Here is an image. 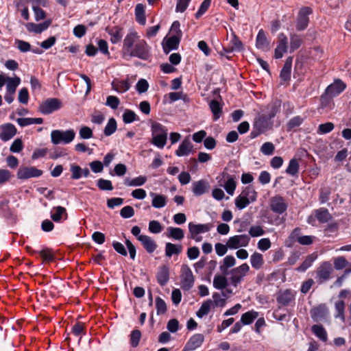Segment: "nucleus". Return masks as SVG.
<instances>
[{
    "mask_svg": "<svg viewBox=\"0 0 351 351\" xmlns=\"http://www.w3.org/2000/svg\"><path fill=\"white\" fill-rule=\"evenodd\" d=\"M252 130L249 137L254 139L258 136L272 130L274 128V121L266 117V114H259L254 119Z\"/></svg>",
    "mask_w": 351,
    "mask_h": 351,
    "instance_id": "f257e3e1",
    "label": "nucleus"
},
{
    "mask_svg": "<svg viewBox=\"0 0 351 351\" xmlns=\"http://www.w3.org/2000/svg\"><path fill=\"white\" fill-rule=\"evenodd\" d=\"M152 138L151 143L158 148L162 149L167 141V129L158 122H154L151 126Z\"/></svg>",
    "mask_w": 351,
    "mask_h": 351,
    "instance_id": "f03ea898",
    "label": "nucleus"
},
{
    "mask_svg": "<svg viewBox=\"0 0 351 351\" xmlns=\"http://www.w3.org/2000/svg\"><path fill=\"white\" fill-rule=\"evenodd\" d=\"M150 49L151 47L145 40H139L135 43L127 56L136 57L143 60H147L151 57Z\"/></svg>",
    "mask_w": 351,
    "mask_h": 351,
    "instance_id": "7ed1b4c3",
    "label": "nucleus"
},
{
    "mask_svg": "<svg viewBox=\"0 0 351 351\" xmlns=\"http://www.w3.org/2000/svg\"><path fill=\"white\" fill-rule=\"evenodd\" d=\"M75 136V132L73 129L62 131L60 130H53L51 133V143L54 145L60 143L68 144L73 141Z\"/></svg>",
    "mask_w": 351,
    "mask_h": 351,
    "instance_id": "20e7f679",
    "label": "nucleus"
},
{
    "mask_svg": "<svg viewBox=\"0 0 351 351\" xmlns=\"http://www.w3.org/2000/svg\"><path fill=\"white\" fill-rule=\"evenodd\" d=\"M295 295L291 289L280 290L276 295L278 308L288 306H294Z\"/></svg>",
    "mask_w": 351,
    "mask_h": 351,
    "instance_id": "39448f33",
    "label": "nucleus"
},
{
    "mask_svg": "<svg viewBox=\"0 0 351 351\" xmlns=\"http://www.w3.org/2000/svg\"><path fill=\"white\" fill-rule=\"evenodd\" d=\"M180 278L181 288L184 291H189L193 287L195 278L189 265H182Z\"/></svg>",
    "mask_w": 351,
    "mask_h": 351,
    "instance_id": "423d86ee",
    "label": "nucleus"
},
{
    "mask_svg": "<svg viewBox=\"0 0 351 351\" xmlns=\"http://www.w3.org/2000/svg\"><path fill=\"white\" fill-rule=\"evenodd\" d=\"M62 108V102L58 98H49L42 102L38 110L43 114H49Z\"/></svg>",
    "mask_w": 351,
    "mask_h": 351,
    "instance_id": "0eeeda50",
    "label": "nucleus"
},
{
    "mask_svg": "<svg viewBox=\"0 0 351 351\" xmlns=\"http://www.w3.org/2000/svg\"><path fill=\"white\" fill-rule=\"evenodd\" d=\"M250 270V267L247 263H243L240 266L235 267L230 271L232 276L230 277V282L232 286L237 287V285L242 281L247 273Z\"/></svg>",
    "mask_w": 351,
    "mask_h": 351,
    "instance_id": "6e6552de",
    "label": "nucleus"
},
{
    "mask_svg": "<svg viewBox=\"0 0 351 351\" xmlns=\"http://www.w3.org/2000/svg\"><path fill=\"white\" fill-rule=\"evenodd\" d=\"M312 319L315 322H326L329 317V311L326 304H320L310 311Z\"/></svg>",
    "mask_w": 351,
    "mask_h": 351,
    "instance_id": "1a4fd4ad",
    "label": "nucleus"
},
{
    "mask_svg": "<svg viewBox=\"0 0 351 351\" xmlns=\"http://www.w3.org/2000/svg\"><path fill=\"white\" fill-rule=\"evenodd\" d=\"M332 271V265L329 262H324L317 267L316 271V281L319 285L328 281L330 278Z\"/></svg>",
    "mask_w": 351,
    "mask_h": 351,
    "instance_id": "9d476101",
    "label": "nucleus"
},
{
    "mask_svg": "<svg viewBox=\"0 0 351 351\" xmlns=\"http://www.w3.org/2000/svg\"><path fill=\"white\" fill-rule=\"evenodd\" d=\"M312 12L313 10L310 7H303L300 10L295 25L296 30L301 32L307 28L309 23L308 15Z\"/></svg>",
    "mask_w": 351,
    "mask_h": 351,
    "instance_id": "9b49d317",
    "label": "nucleus"
},
{
    "mask_svg": "<svg viewBox=\"0 0 351 351\" xmlns=\"http://www.w3.org/2000/svg\"><path fill=\"white\" fill-rule=\"evenodd\" d=\"M43 171L37 169L36 167H21L16 173L17 178L19 180H27L32 178H38L41 176Z\"/></svg>",
    "mask_w": 351,
    "mask_h": 351,
    "instance_id": "f8f14e48",
    "label": "nucleus"
},
{
    "mask_svg": "<svg viewBox=\"0 0 351 351\" xmlns=\"http://www.w3.org/2000/svg\"><path fill=\"white\" fill-rule=\"evenodd\" d=\"M250 237L247 234H239L231 237L227 241V246L230 249H237L239 247L248 245Z\"/></svg>",
    "mask_w": 351,
    "mask_h": 351,
    "instance_id": "ddd939ff",
    "label": "nucleus"
},
{
    "mask_svg": "<svg viewBox=\"0 0 351 351\" xmlns=\"http://www.w3.org/2000/svg\"><path fill=\"white\" fill-rule=\"evenodd\" d=\"M347 86L341 79H335L334 82L327 86L326 93L330 95L332 97H337L343 92Z\"/></svg>",
    "mask_w": 351,
    "mask_h": 351,
    "instance_id": "4468645a",
    "label": "nucleus"
},
{
    "mask_svg": "<svg viewBox=\"0 0 351 351\" xmlns=\"http://www.w3.org/2000/svg\"><path fill=\"white\" fill-rule=\"evenodd\" d=\"M288 38L284 33L278 34V40L276 48L274 50V58L280 59L288 49Z\"/></svg>",
    "mask_w": 351,
    "mask_h": 351,
    "instance_id": "2eb2a0df",
    "label": "nucleus"
},
{
    "mask_svg": "<svg viewBox=\"0 0 351 351\" xmlns=\"http://www.w3.org/2000/svg\"><path fill=\"white\" fill-rule=\"evenodd\" d=\"M182 37L173 35L169 38H165L162 41V49L165 54H168L172 50L178 49Z\"/></svg>",
    "mask_w": 351,
    "mask_h": 351,
    "instance_id": "dca6fc26",
    "label": "nucleus"
},
{
    "mask_svg": "<svg viewBox=\"0 0 351 351\" xmlns=\"http://www.w3.org/2000/svg\"><path fill=\"white\" fill-rule=\"evenodd\" d=\"M270 206L271 210L278 215L284 213L287 209V204L285 202L284 198L280 195H276L272 197Z\"/></svg>",
    "mask_w": 351,
    "mask_h": 351,
    "instance_id": "f3484780",
    "label": "nucleus"
},
{
    "mask_svg": "<svg viewBox=\"0 0 351 351\" xmlns=\"http://www.w3.org/2000/svg\"><path fill=\"white\" fill-rule=\"evenodd\" d=\"M204 341L202 334L196 333L191 336L185 344L182 351H192L200 347Z\"/></svg>",
    "mask_w": 351,
    "mask_h": 351,
    "instance_id": "a211bd4d",
    "label": "nucleus"
},
{
    "mask_svg": "<svg viewBox=\"0 0 351 351\" xmlns=\"http://www.w3.org/2000/svg\"><path fill=\"white\" fill-rule=\"evenodd\" d=\"M0 128V138L5 142L10 140L17 132L16 127L10 123L1 125Z\"/></svg>",
    "mask_w": 351,
    "mask_h": 351,
    "instance_id": "6ab92c4d",
    "label": "nucleus"
},
{
    "mask_svg": "<svg viewBox=\"0 0 351 351\" xmlns=\"http://www.w3.org/2000/svg\"><path fill=\"white\" fill-rule=\"evenodd\" d=\"M300 229L295 228L289 236V239L298 241L300 244L309 245L313 243L315 237L313 236H300Z\"/></svg>",
    "mask_w": 351,
    "mask_h": 351,
    "instance_id": "aec40b11",
    "label": "nucleus"
},
{
    "mask_svg": "<svg viewBox=\"0 0 351 351\" xmlns=\"http://www.w3.org/2000/svg\"><path fill=\"white\" fill-rule=\"evenodd\" d=\"M212 228L211 223L205 224H195L193 222L189 223V230L190 233V238H194V236H197L199 234L207 232Z\"/></svg>",
    "mask_w": 351,
    "mask_h": 351,
    "instance_id": "412c9836",
    "label": "nucleus"
},
{
    "mask_svg": "<svg viewBox=\"0 0 351 351\" xmlns=\"http://www.w3.org/2000/svg\"><path fill=\"white\" fill-rule=\"evenodd\" d=\"M137 37V33L135 32L128 33L125 37L122 48L123 56L124 58L127 56V54L134 47L135 40Z\"/></svg>",
    "mask_w": 351,
    "mask_h": 351,
    "instance_id": "4be33fe9",
    "label": "nucleus"
},
{
    "mask_svg": "<svg viewBox=\"0 0 351 351\" xmlns=\"http://www.w3.org/2000/svg\"><path fill=\"white\" fill-rule=\"evenodd\" d=\"M269 45L270 42L268 40L265 31L263 29H261L256 36V47L263 51H267L270 49Z\"/></svg>",
    "mask_w": 351,
    "mask_h": 351,
    "instance_id": "5701e85b",
    "label": "nucleus"
},
{
    "mask_svg": "<svg viewBox=\"0 0 351 351\" xmlns=\"http://www.w3.org/2000/svg\"><path fill=\"white\" fill-rule=\"evenodd\" d=\"M106 32L110 36V41L112 44L121 42L123 36V29L119 26L107 27Z\"/></svg>",
    "mask_w": 351,
    "mask_h": 351,
    "instance_id": "b1692460",
    "label": "nucleus"
},
{
    "mask_svg": "<svg viewBox=\"0 0 351 351\" xmlns=\"http://www.w3.org/2000/svg\"><path fill=\"white\" fill-rule=\"evenodd\" d=\"M51 19H48L38 24L34 23H28L26 24V28L29 32L40 34L51 25Z\"/></svg>",
    "mask_w": 351,
    "mask_h": 351,
    "instance_id": "393cba45",
    "label": "nucleus"
},
{
    "mask_svg": "<svg viewBox=\"0 0 351 351\" xmlns=\"http://www.w3.org/2000/svg\"><path fill=\"white\" fill-rule=\"evenodd\" d=\"M293 56L288 57L280 71V77L283 82H288L291 80Z\"/></svg>",
    "mask_w": 351,
    "mask_h": 351,
    "instance_id": "a878e982",
    "label": "nucleus"
},
{
    "mask_svg": "<svg viewBox=\"0 0 351 351\" xmlns=\"http://www.w3.org/2000/svg\"><path fill=\"white\" fill-rule=\"evenodd\" d=\"M158 283L163 287L167 285L169 280V268L167 265H163L158 268L156 274Z\"/></svg>",
    "mask_w": 351,
    "mask_h": 351,
    "instance_id": "bb28decb",
    "label": "nucleus"
},
{
    "mask_svg": "<svg viewBox=\"0 0 351 351\" xmlns=\"http://www.w3.org/2000/svg\"><path fill=\"white\" fill-rule=\"evenodd\" d=\"M138 241L149 254L153 253L158 247L156 242L147 235L140 236Z\"/></svg>",
    "mask_w": 351,
    "mask_h": 351,
    "instance_id": "cd10ccee",
    "label": "nucleus"
},
{
    "mask_svg": "<svg viewBox=\"0 0 351 351\" xmlns=\"http://www.w3.org/2000/svg\"><path fill=\"white\" fill-rule=\"evenodd\" d=\"M209 186L206 180H200L193 183L192 191L195 196H200L208 192Z\"/></svg>",
    "mask_w": 351,
    "mask_h": 351,
    "instance_id": "c85d7f7f",
    "label": "nucleus"
},
{
    "mask_svg": "<svg viewBox=\"0 0 351 351\" xmlns=\"http://www.w3.org/2000/svg\"><path fill=\"white\" fill-rule=\"evenodd\" d=\"M112 88L118 93H125L130 88V83L129 79L127 78L125 80H120L119 79H114L112 83Z\"/></svg>",
    "mask_w": 351,
    "mask_h": 351,
    "instance_id": "c756f323",
    "label": "nucleus"
},
{
    "mask_svg": "<svg viewBox=\"0 0 351 351\" xmlns=\"http://www.w3.org/2000/svg\"><path fill=\"white\" fill-rule=\"evenodd\" d=\"M290 37V47L289 52L293 53L298 49L304 43L303 36L296 33H291Z\"/></svg>",
    "mask_w": 351,
    "mask_h": 351,
    "instance_id": "7c9ffc66",
    "label": "nucleus"
},
{
    "mask_svg": "<svg viewBox=\"0 0 351 351\" xmlns=\"http://www.w3.org/2000/svg\"><path fill=\"white\" fill-rule=\"evenodd\" d=\"M305 117L300 115L295 116L290 119L286 123L285 128L287 132H296V128L300 127L305 120Z\"/></svg>",
    "mask_w": 351,
    "mask_h": 351,
    "instance_id": "2f4dec72",
    "label": "nucleus"
},
{
    "mask_svg": "<svg viewBox=\"0 0 351 351\" xmlns=\"http://www.w3.org/2000/svg\"><path fill=\"white\" fill-rule=\"evenodd\" d=\"M209 107L213 113V121L218 120L223 114V104L213 99L209 103Z\"/></svg>",
    "mask_w": 351,
    "mask_h": 351,
    "instance_id": "473e14b6",
    "label": "nucleus"
},
{
    "mask_svg": "<svg viewBox=\"0 0 351 351\" xmlns=\"http://www.w3.org/2000/svg\"><path fill=\"white\" fill-rule=\"evenodd\" d=\"M281 104L282 101L279 99H276L272 101V102L268 105L267 109L269 110V112L268 114H266V117L269 118L271 120H273L277 114L280 112Z\"/></svg>",
    "mask_w": 351,
    "mask_h": 351,
    "instance_id": "72a5a7b5",
    "label": "nucleus"
},
{
    "mask_svg": "<svg viewBox=\"0 0 351 351\" xmlns=\"http://www.w3.org/2000/svg\"><path fill=\"white\" fill-rule=\"evenodd\" d=\"M193 145L188 139H184L179 145L178 149L176 151L177 156H188L192 151Z\"/></svg>",
    "mask_w": 351,
    "mask_h": 351,
    "instance_id": "f704fd0d",
    "label": "nucleus"
},
{
    "mask_svg": "<svg viewBox=\"0 0 351 351\" xmlns=\"http://www.w3.org/2000/svg\"><path fill=\"white\" fill-rule=\"evenodd\" d=\"M152 197V206L156 208H161L167 204V197L164 195L157 194L153 192L149 193Z\"/></svg>",
    "mask_w": 351,
    "mask_h": 351,
    "instance_id": "c9c22d12",
    "label": "nucleus"
},
{
    "mask_svg": "<svg viewBox=\"0 0 351 351\" xmlns=\"http://www.w3.org/2000/svg\"><path fill=\"white\" fill-rule=\"evenodd\" d=\"M63 215H65V219L67 218L66 210L61 206L53 207L51 211V218L55 222H60Z\"/></svg>",
    "mask_w": 351,
    "mask_h": 351,
    "instance_id": "e433bc0d",
    "label": "nucleus"
},
{
    "mask_svg": "<svg viewBox=\"0 0 351 351\" xmlns=\"http://www.w3.org/2000/svg\"><path fill=\"white\" fill-rule=\"evenodd\" d=\"M317 254L316 252H313L309 255H308L305 260L302 263V264L296 269V270L299 272H304L308 269L313 263V262L317 259Z\"/></svg>",
    "mask_w": 351,
    "mask_h": 351,
    "instance_id": "4c0bfd02",
    "label": "nucleus"
},
{
    "mask_svg": "<svg viewBox=\"0 0 351 351\" xmlns=\"http://www.w3.org/2000/svg\"><path fill=\"white\" fill-rule=\"evenodd\" d=\"M315 217L321 223H324L329 221L332 218V215L326 208H320L315 210Z\"/></svg>",
    "mask_w": 351,
    "mask_h": 351,
    "instance_id": "58836bf2",
    "label": "nucleus"
},
{
    "mask_svg": "<svg viewBox=\"0 0 351 351\" xmlns=\"http://www.w3.org/2000/svg\"><path fill=\"white\" fill-rule=\"evenodd\" d=\"M311 331L321 341L326 342L328 340L327 332L322 324L313 325Z\"/></svg>",
    "mask_w": 351,
    "mask_h": 351,
    "instance_id": "ea45409f",
    "label": "nucleus"
},
{
    "mask_svg": "<svg viewBox=\"0 0 351 351\" xmlns=\"http://www.w3.org/2000/svg\"><path fill=\"white\" fill-rule=\"evenodd\" d=\"M182 251V245H176L171 243H167L165 245V255L171 257L173 255H178Z\"/></svg>",
    "mask_w": 351,
    "mask_h": 351,
    "instance_id": "a19ab883",
    "label": "nucleus"
},
{
    "mask_svg": "<svg viewBox=\"0 0 351 351\" xmlns=\"http://www.w3.org/2000/svg\"><path fill=\"white\" fill-rule=\"evenodd\" d=\"M258 313L252 310L249 311L241 315V322L243 325H250L258 317Z\"/></svg>",
    "mask_w": 351,
    "mask_h": 351,
    "instance_id": "79ce46f5",
    "label": "nucleus"
},
{
    "mask_svg": "<svg viewBox=\"0 0 351 351\" xmlns=\"http://www.w3.org/2000/svg\"><path fill=\"white\" fill-rule=\"evenodd\" d=\"M300 165L298 159L293 158L289 160V165L285 172L291 176H298L299 172Z\"/></svg>",
    "mask_w": 351,
    "mask_h": 351,
    "instance_id": "37998d69",
    "label": "nucleus"
},
{
    "mask_svg": "<svg viewBox=\"0 0 351 351\" xmlns=\"http://www.w3.org/2000/svg\"><path fill=\"white\" fill-rule=\"evenodd\" d=\"M212 306L213 301L210 299L204 301L202 304L199 310L196 312V315L199 318H202L204 316L206 315L209 313Z\"/></svg>",
    "mask_w": 351,
    "mask_h": 351,
    "instance_id": "c03bdc74",
    "label": "nucleus"
},
{
    "mask_svg": "<svg viewBox=\"0 0 351 351\" xmlns=\"http://www.w3.org/2000/svg\"><path fill=\"white\" fill-rule=\"evenodd\" d=\"M228 282L226 276L222 275H215L213 280V287L219 290H222L228 286Z\"/></svg>",
    "mask_w": 351,
    "mask_h": 351,
    "instance_id": "a18cd8bd",
    "label": "nucleus"
},
{
    "mask_svg": "<svg viewBox=\"0 0 351 351\" xmlns=\"http://www.w3.org/2000/svg\"><path fill=\"white\" fill-rule=\"evenodd\" d=\"M135 16L136 21L141 25H145L146 22L145 8L143 4L138 3L135 7Z\"/></svg>",
    "mask_w": 351,
    "mask_h": 351,
    "instance_id": "49530a36",
    "label": "nucleus"
},
{
    "mask_svg": "<svg viewBox=\"0 0 351 351\" xmlns=\"http://www.w3.org/2000/svg\"><path fill=\"white\" fill-rule=\"evenodd\" d=\"M252 267L255 269H259L264 264L263 255L258 252H254L250 257Z\"/></svg>",
    "mask_w": 351,
    "mask_h": 351,
    "instance_id": "de8ad7c7",
    "label": "nucleus"
},
{
    "mask_svg": "<svg viewBox=\"0 0 351 351\" xmlns=\"http://www.w3.org/2000/svg\"><path fill=\"white\" fill-rule=\"evenodd\" d=\"M226 177L227 180L223 185V188L229 195H232L237 187V182L232 176L227 174Z\"/></svg>",
    "mask_w": 351,
    "mask_h": 351,
    "instance_id": "09e8293b",
    "label": "nucleus"
},
{
    "mask_svg": "<svg viewBox=\"0 0 351 351\" xmlns=\"http://www.w3.org/2000/svg\"><path fill=\"white\" fill-rule=\"evenodd\" d=\"M147 180V177L145 176H140L132 180L127 178L124 180V184L126 186H143L146 182Z\"/></svg>",
    "mask_w": 351,
    "mask_h": 351,
    "instance_id": "8fccbe9b",
    "label": "nucleus"
},
{
    "mask_svg": "<svg viewBox=\"0 0 351 351\" xmlns=\"http://www.w3.org/2000/svg\"><path fill=\"white\" fill-rule=\"evenodd\" d=\"M241 195L245 197L246 198H249L252 202H254L257 199L258 193L254 189L253 186L249 185V186H245L243 189Z\"/></svg>",
    "mask_w": 351,
    "mask_h": 351,
    "instance_id": "3c124183",
    "label": "nucleus"
},
{
    "mask_svg": "<svg viewBox=\"0 0 351 351\" xmlns=\"http://www.w3.org/2000/svg\"><path fill=\"white\" fill-rule=\"evenodd\" d=\"M38 254L43 258V262L51 263L55 260V255L52 249L51 248H44L43 250L39 251Z\"/></svg>",
    "mask_w": 351,
    "mask_h": 351,
    "instance_id": "603ef678",
    "label": "nucleus"
},
{
    "mask_svg": "<svg viewBox=\"0 0 351 351\" xmlns=\"http://www.w3.org/2000/svg\"><path fill=\"white\" fill-rule=\"evenodd\" d=\"M139 120V117L132 110L126 109L123 114V121L125 124H129Z\"/></svg>",
    "mask_w": 351,
    "mask_h": 351,
    "instance_id": "864d4df0",
    "label": "nucleus"
},
{
    "mask_svg": "<svg viewBox=\"0 0 351 351\" xmlns=\"http://www.w3.org/2000/svg\"><path fill=\"white\" fill-rule=\"evenodd\" d=\"M168 237L176 240H182L184 237V232L182 228L169 227L167 228Z\"/></svg>",
    "mask_w": 351,
    "mask_h": 351,
    "instance_id": "5fc2aeb1",
    "label": "nucleus"
},
{
    "mask_svg": "<svg viewBox=\"0 0 351 351\" xmlns=\"http://www.w3.org/2000/svg\"><path fill=\"white\" fill-rule=\"evenodd\" d=\"M232 38L230 41L231 47L230 51H241L243 50V45L241 40L239 39V38L237 36V35L232 32Z\"/></svg>",
    "mask_w": 351,
    "mask_h": 351,
    "instance_id": "6e6d98bb",
    "label": "nucleus"
},
{
    "mask_svg": "<svg viewBox=\"0 0 351 351\" xmlns=\"http://www.w3.org/2000/svg\"><path fill=\"white\" fill-rule=\"evenodd\" d=\"M6 82V91L15 93L16 89L21 82L20 78L19 77H15L14 78L8 77Z\"/></svg>",
    "mask_w": 351,
    "mask_h": 351,
    "instance_id": "4d7b16f0",
    "label": "nucleus"
},
{
    "mask_svg": "<svg viewBox=\"0 0 351 351\" xmlns=\"http://www.w3.org/2000/svg\"><path fill=\"white\" fill-rule=\"evenodd\" d=\"M117 121L114 118L112 117L108 120L107 125H106L104 133L105 136H109L114 134L117 130Z\"/></svg>",
    "mask_w": 351,
    "mask_h": 351,
    "instance_id": "13d9d810",
    "label": "nucleus"
},
{
    "mask_svg": "<svg viewBox=\"0 0 351 351\" xmlns=\"http://www.w3.org/2000/svg\"><path fill=\"white\" fill-rule=\"evenodd\" d=\"M212 0H204L201 3L197 12L195 14L196 19H199L202 17L209 9L211 5Z\"/></svg>",
    "mask_w": 351,
    "mask_h": 351,
    "instance_id": "bf43d9fd",
    "label": "nucleus"
},
{
    "mask_svg": "<svg viewBox=\"0 0 351 351\" xmlns=\"http://www.w3.org/2000/svg\"><path fill=\"white\" fill-rule=\"evenodd\" d=\"M71 332L78 337L86 335V325L83 322H77L72 327Z\"/></svg>",
    "mask_w": 351,
    "mask_h": 351,
    "instance_id": "052dcab7",
    "label": "nucleus"
},
{
    "mask_svg": "<svg viewBox=\"0 0 351 351\" xmlns=\"http://www.w3.org/2000/svg\"><path fill=\"white\" fill-rule=\"evenodd\" d=\"M141 338V332L139 330H134L130 335V343L132 348H136L138 346L139 341Z\"/></svg>",
    "mask_w": 351,
    "mask_h": 351,
    "instance_id": "680f3d73",
    "label": "nucleus"
},
{
    "mask_svg": "<svg viewBox=\"0 0 351 351\" xmlns=\"http://www.w3.org/2000/svg\"><path fill=\"white\" fill-rule=\"evenodd\" d=\"M97 186L101 191H112L114 189L112 182L104 178H99L97 181Z\"/></svg>",
    "mask_w": 351,
    "mask_h": 351,
    "instance_id": "e2e57ef3",
    "label": "nucleus"
},
{
    "mask_svg": "<svg viewBox=\"0 0 351 351\" xmlns=\"http://www.w3.org/2000/svg\"><path fill=\"white\" fill-rule=\"evenodd\" d=\"M234 202L237 208H238L239 210H242L247 207L252 202L250 200L249 198H246L245 197L240 194L235 199Z\"/></svg>",
    "mask_w": 351,
    "mask_h": 351,
    "instance_id": "0e129e2a",
    "label": "nucleus"
},
{
    "mask_svg": "<svg viewBox=\"0 0 351 351\" xmlns=\"http://www.w3.org/2000/svg\"><path fill=\"white\" fill-rule=\"evenodd\" d=\"M156 308L157 315L165 314L167 311V304L165 300L160 297H157L156 298Z\"/></svg>",
    "mask_w": 351,
    "mask_h": 351,
    "instance_id": "69168bd1",
    "label": "nucleus"
},
{
    "mask_svg": "<svg viewBox=\"0 0 351 351\" xmlns=\"http://www.w3.org/2000/svg\"><path fill=\"white\" fill-rule=\"evenodd\" d=\"M148 230L151 233L158 234L163 230V226L156 220H152L149 223Z\"/></svg>",
    "mask_w": 351,
    "mask_h": 351,
    "instance_id": "338daca9",
    "label": "nucleus"
},
{
    "mask_svg": "<svg viewBox=\"0 0 351 351\" xmlns=\"http://www.w3.org/2000/svg\"><path fill=\"white\" fill-rule=\"evenodd\" d=\"M275 150L274 145L271 142L264 143L261 147V152L266 156L272 155Z\"/></svg>",
    "mask_w": 351,
    "mask_h": 351,
    "instance_id": "774afa93",
    "label": "nucleus"
}]
</instances>
